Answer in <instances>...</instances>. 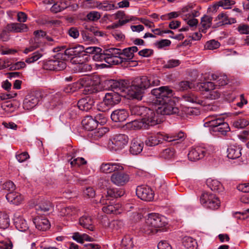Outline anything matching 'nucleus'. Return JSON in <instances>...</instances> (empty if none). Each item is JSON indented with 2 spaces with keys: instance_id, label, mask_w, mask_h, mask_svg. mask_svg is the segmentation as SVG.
<instances>
[{
  "instance_id": "obj_3",
  "label": "nucleus",
  "mask_w": 249,
  "mask_h": 249,
  "mask_svg": "<svg viewBox=\"0 0 249 249\" xmlns=\"http://www.w3.org/2000/svg\"><path fill=\"white\" fill-rule=\"evenodd\" d=\"M166 218L157 213H149L142 231L147 234L156 232L158 228L164 227L167 224Z\"/></svg>"
},
{
  "instance_id": "obj_8",
  "label": "nucleus",
  "mask_w": 249,
  "mask_h": 249,
  "mask_svg": "<svg viewBox=\"0 0 249 249\" xmlns=\"http://www.w3.org/2000/svg\"><path fill=\"white\" fill-rule=\"evenodd\" d=\"M200 201L204 207L213 210L218 209L220 205L219 198L215 195L210 193L202 194Z\"/></svg>"
},
{
  "instance_id": "obj_48",
  "label": "nucleus",
  "mask_w": 249,
  "mask_h": 249,
  "mask_svg": "<svg viewBox=\"0 0 249 249\" xmlns=\"http://www.w3.org/2000/svg\"><path fill=\"white\" fill-rule=\"evenodd\" d=\"M228 16L225 13H221L215 18V20H218L217 26H221L225 24H228Z\"/></svg>"
},
{
  "instance_id": "obj_40",
  "label": "nucleus",
  "mask_w": 249,
  "mask_h": 249,
  "mask_svg": "<svg viewBox=\"0 0 249 249\" xmlns=\"http://www.w3.org/2000/svg\"><path fill=\"white\" fill-rule=\"evenodd\" d=\"M127 126L132 129L136 130L141 128L145 129V124L141 118L140 120H135L127 124Z\"/></svg>"
},
{
  "instance_id": "obj_36",
  "label": "nucleus",
  "mask_w": 249,
  "mask_h": 249,
  "mask_svg": "<svg viewBox=\"0 0 249 249\" xmlns=\"http://www.w3.org/2000/svg\"><path fill=\"white\" fill-rule=\"evenodd\" d=\"M101 49L99 48V47H87L85 49H84V56H86V53H95V54L93 56V59L94 60H98V61H103V60H104V59H101L100 58H95V56L96 55H98V54H102L103 53H101Z\"/></svg>"
},
{
  "instance_id": "obj_57",
  "label": "nucleus",
  "mask_w": 249,
  "mask_h": 249,
  "mask_svg": "<svg viewBox=\"0 0 249 249\" xmlns=\"http://www.w3.org/2000/svg\"><path fill=\"white\" fill-rule=\"evenodd\" d=\"M235 3V2L232 0H222L218 2L219 6L223 7L225 9L231 8V6Z\"/></svg>"
},
{
  "instance_id": "obj_39",
  "label": "nucleus",
  "mask_w": 249,
  "mask_h": 249,
  "mask_svg": "<svg viewBox=\"0 0 249 249\" xmlns=\"http://www.w3.org/2000/svg\"><path fill=\"white\" fill-rule=\"evenodd\" d=\"M82 88L81 84H80V81H78L76 82L73 83L71 84H70L66 86L63 91L66 93H71L78 89Z\"/></svg>"
},
{
  "instance_id": "obj_4",
  "label": "nucleus",
  "mask_w": 249,
  "mask_h": 249,
  "mask_svg": "<svg viewBox=\"0 0 249 249\" xmlns=\"http://www.w3.org/2000/svg\"><path fill=\"white\" fill-rule=\"evenodd\" d=\"M204 126L211 127L212 131L222 135H226L230 130L228 124L224 121L220 115H210L206 119Z\"/></svg>"
},
{
  "instance_id": "obj_60",
  "label": "nucleus",
  "mask_w": 249,
  "mask_h": 249,
  "mask_svg": "<svg viewBox=\"0 0 249 249\" xmlns=\"http://www.w3.org/2000/svg\"><path fill=\"white\" fill-rule=\"evenodd\" d=\"M171 42L168 39H161L159 41L156 43V45L159 49H162L164 47H167L170 45Z\"/></svg>"
},
{
  "instance_id": "obj_42",
  "label": "nucleus",
  "mask_w": 249,
  "mask_h": 249,
  "mask_svg": "<svg viewBox=\"0 0 249 249\" xmlns=\"http://www.w3.org/2000/svg\"><path fill=\"white\" fill-rule=\"evenodd\" d=\"M147 108V107H144L134 106L130 107V111L132 115L140 116L142 118Z\"/></svg>"
},
{
  "instance_id": "obj_30",
  "label": "nucleus",
  "mask_w": 249,
  "mask_h": 249,
  "mask_svg": "<svg viewBox=\"0 0 249 249\" xmlns=\"http://www.w3.org/2000/svg\"><path fill=\"white\" fill-rule=\"evenodd\" d=\"M241 148L239 146L232 145L227 149V157L229 159H235L241 156Z\"/></svg>"
},
{
  "instance_id": "obj_62",
  "label": "nucleus",
  "mask_w": 249,
  "mask_h": 249,
  "mask_svg": "<svg viewBox=\"0 0 249 249\" xmlns=\"http://www.w3.org/2000/svg\"><path fill=\"white\" fill-rule=\"evenodd\" d=\"M100 17L99 13L96 11L90 12L87 16L88 19L91 21H96L100 18Z\"/></svg>"
},
{
  "instance_id": "obj_22",
  "label": "nucleus",
  "mask_w": 249,
  "mask_h": 249,
  "mask_svg": "<svg viewBox=\"0 0 249 249\" xmlns=\"http://www.w3.org/2000/svg\"><path fill=\"white\" fill-rule=\"evenodd\" d=\"M209 78L211 80L215 81L216 86H225L229 81L227 75L223 73H211Z\"/></svg>"
},
{
  "instance_id": "obj_59",
  "label": "nucleus",
  "mask_w": 249,
  "mask_h": 249,
  "mask_svg": "<svg viewBox=\"0 0 249 249\" xmlns=\"http://www.w3.org/2000/svg\"><path fill=\"white\" fill-rule=\"evenodd\" d=\"M15 188L16 186L14 183L11 181H6L3 184V189L7 191L9 193L15 191Z\"/></svg>"
},
{
  "instance_id": "obj_51",
  "label": "nucleus",
  "mask_w": 249,
  "mask_h": 249,
  "mask_svg": "<svg viewBox=\"0 0 249 249\" xmlns=\"http://www.w3.org/2000/svg\"><path fill=\"white\" fill-rule=\"evenodd\" d=\"M175 154L174 150L170 148L163 150L160 153V156L165 159H170L173 157Z\"/></svg>"
},
{
  "instance_id": "obj_47",
  "label": "nucleus",
  "mask_w": 249,
  "mask_h": 249,
  "mask_svg": "<svg viewBox=\"0 0 249 249\" xmlns=\"http://www.w3.org/2000/svg\"><path fill=\"white\" fill-rule=\"evenodd\" d=\"M115 19H119V21H124L126 19L128 20V22L130 21L134 20L135 18L132 16H127L123 11H118L115 14Z\"/></svg>"
},
{
  "instance_id": "obj_27",
  "label": "nucleus",
  "mask_w": 249,
  "mask_h": 249,
  "mask_svg": "<svg viewBox=\"0 0 249 249\" xmlns=\"http://www.w3.org/2000/svg\"><path fill=\"white\" fill-rule=\"evenodd\" d=\"M143 143L140 140L135 138L132 141L130 147V152L133 155L140 154L142 150Z\"/></svg>"
},
{
  "instance_id": "obj_38",
  "label": "nucleus",
  "mask_w": 249,
  "mask_h": 249,
  "mask_svg": "<svg viewBox=\"0 0 249 249\" xmlns=\"http://www.w3.org/2000/svg\"><path fill=\"white\" fill-rule=\"evenodd\" d=\"M197 86L200 90L209 91L215 89L216 85L212 82H206L199 83Z\"/></svg>"
},
{
  "instance_id": "obj_21",
  "label": "nucleus",
  "mask_w": 249,
  "mask_h": 249,
  "mask_svg": "<svg viewBox=\"0 0 249 249\" xmlns=\"http://www.w3.org/2000/svg\"><path fill=\"white\" fill-rule=\"evenodd\" d=\"M65 55H67L70 59L74 56H84V47L81 45H78L74 47L67 49L65 51Z\"/></svg>"
},
{
  "instance_id": "obj_63",
  "label": "nucleus",
  "mask_w": 249,
  "mask_h": 249,
  "mask_svg": "<svg viewBox=\"0 0 249 249\" xmlns=\"http://www.w3.org/2000/svg\"><path fill=\"white\" fill-rule=\"evenodd\" d=\"M35 38L34 40L37 44L39 42V39L40 37L45 38L46 34L45 32L42 30H37L34 32Z\"/></svg>"
},
{
  "instance_id": "obj_45",
  "label": "nucleus",
  "mask_w": 249,
  "mask_h": 249,
  "mask_svg": "<svg viewBox=\"0 0 249 249\" xmlns=\"http://www.w3.org/2000/svg\"><path fill=\"white\" fill-rule=\"evenodd\" d=\"M9 218L8 215L2 212H0V228L6 229L9 225Z\"/></svg>"
},
{
  "instance_id": "obj_7",
  "label": "nucleus",
  "mask_w": 249,
  "mask_h": 249,
  "mask_svg": "<svg viewBox=\"0 0 249 249\" xmlns=\"http://www.w3.org/2000/svg\"><path fill=\"white\" fill-rule=\"evenodd\" d=\"M156 112L147 108L142 116V120L145 124V129H148L150 126H154L162 121L161 116Z\"/></svg>"
},
{
  "instance_id": "obj_23",
  "label": "nucleus",
  "mask_w": 249,
  "mask_h": 249,
  "mask_svg": "<svg viewBox=\"0 0 249 249\" xmlns=\"http://www.w3.org/2000/svg\"><path fill=\"white\" fill-rule=\"evenodd\" d=\"M33 222L36 228L39 231H46L50 228L51 226L49 220L44 217H36Z\"/></svg>"
},
{
  "instance_id": "obj_16",
  "label": "nucleus",
  "mask_w": 249,
  "mask_h": 249,
  "mask_svg": "<svg viewBox=\"0 0 249 249\" xmlns=\"http://www.w3.org/2000/svg\"><path fill=\"white\" fill-rule=\"evenodd\" d=\"M102 172L110 173L113 172L121 171L124 170L123 165L118 163H103L100 167Z\"/></svg>"
},
{
  "instance_id": "obj_5",
  "label": "nucleus",
  "mask_w": 249,
  "mask_h": 249,
  "mask_svg": "<svg viewBox=\"0 0 249 249\" xmlns=\"http://www.w3.org/2000/svg\"><path fill=\"white\" fill-rule=\"evenodd\" d=\"M151 94L155 97L156 104H163L165 102L174 100L172 98L174 95L173 91L167 86L154 89L152 90Z\"/></svg>"
},
{
  "instance_id": "obj_26",
  "label": "nucleus",
  "mask_w": 249,
  "mask_h": 249,
  "mask_svg": "<svg viewBox=\"0 0 249 249\" xmlns=\"http://www.w3.org/2000/svg\"><path fill=\"white\" fill-rule=\"evenodd\" d=\"M6 198L8 202L17 205L19 204L23 199L21 194L14 191L8 193L6 195Z\"/></svg>"
},
{
  "instance_id": "obj_10",
  "label": "nucleus",
  "mask_w": 249,
  "mask_h": 249,
  "mask_svg": "<svg viewBox=\"0 0 249 249\" xmlns=\"http://www.w3.org/2000/svg\"><path fill=\"white\" fill-rule=\"evenodd\" d=\"M213 152V149L211 147H204L197 146L192 148L189 151L188 157L189 160L191 161H196L204 156L210 155Z\"/></svg>"
},
{
  "instance_id": "obj_53",
  "label": "nucleus",
  "mask_w": 249,
  "mask_h": 249,
  "mask_svg": "<svg viewBox=\"0 0 249 249\" xmlns=\"http://www.w3.org/2000/svg\"><path fill=\"white\" fill-rule=\"evenodd\" d=\"M249 122L245 119H239L233 123V126L237 128H243L248 125Z\"/></svg>"
},
{
  "instance_id": "obj_55",
  "label": "nucleus",
  "mask_w": 249,
  "mask_h": 249,
  "mask_svg": "<svg viewBox=\"0 0 249 249\" xmlns=\"http://www.w3.org/2000/svg\"><path fill=\"white\" fill-rule=\"evenodd\" d=\"M122 245L127 249H132L134 246L132 238L129 236H126L122 240Z\"/></svg>"
},
{
  "instance_id": "obj_25",
  "label": "nucleus",
  "mask_w": 249,
  "mask_h": 249,
  "mask_svg": "<svg viewBox=\"0 0 249 249\" xmlns=\"http://www.w3.org/2000/svg\"><path fill=\"white\" fill-rule=\"evenodd\" d=\"M83 126L86 130L92 131L96 129L98 126L94 118L91 116H86L82 121Z\"/></svg>"
},
{
  "instance_id": "obj_19",
  "label": "nucleus",
  "mask_w": 249,
  "mask_h": 249,
  "mask_svg": "<svg viewBox=\"0 0 249 249\" xmlns=\"http://www.w3.org/2000/svg\"><path fill=\"white\" fill-rule=\"evenodd\" d=\"M165 141L164 133L159 132L148 136L145 141V144L148 146H154Z\"/></svg>"
},
{
  "instance_id": "obj_61",
  "label": "nucleus",
  "mask_w": 249,
  "mask_h": 249,
  "mask_svg": "<svg viewBox=\"0 0 249 249\" xmlns=\"http://www.w3.org/2000/svg\"><path fill=\"white\" fill-rule=\"evenodd\" d=\"M12 248L13 244L10 240H5L0 241V249H12Z\"/></svg>"
},
{
  "instance_id": "obj_37",
  "label": "nucleus",
  "mask_w": 249,
  "mask_h": 249,
  "mask_svg": "<svg viewBox=\"0 0 249 249\" xmlns=\"http://www.w3.org/2000/svg\"><path fill=\"white\" fill-rule=\"evenodd\" d=\"M78 210L74 206H71L63 208L61 210V214L63 216H71L78 214Z\"/></svg>"
},
{
  "instance_id": "obj_43",
  "label": "nucleus",
  "mask_w": 249,
  "mask_h": 249,
  "mask_svg": "<svg viewBox=\"0 0 249 249\" xmlns=\"http://www.w3.org/2000/svg\"><path fill=\"white\" fill-rule=\"evenodd\" d=\"M42 50L36 51L26 59L25 62L28 64L34 63L42 56Z\"/></svg>"
},
{
  "instance_id": "obj_14",
  "label": "nucleus",
  "mask_w": 249,
  "mask_h": 249,
  "mask_svg": "<svg viewBox=\"0 0 249 249\" xmlns=\"http://www.w3.org/2000/svg\"><path fill=\"white\" fill-rule=\"evenodd\" d=\"M100 203L106 205L102 208L103 211L105 213L117 214L121 213V205L119 203H115L114 202L110 201L107 203L104 197L100 199Z\"/></svg>"
},
{
  "instance_id": "obj_35",
  "label": "nucleus",
  "mask_w": 249,
  "mask_h": 249,
  "mask_svg": "<svg viewBox=\"0 0 249 249\" xmlns=\"http://www.w3.org/2000/svg\"><path fill=\"white\" fill-rule=\"evenodd\" d=\"M15 225L19 231L24 232L29 229L26 220L22 217H18L15 220Z\"/></svg>"
},
{
  "instance_id": "obj_64",
  "label": "nucleus",
  "mask_w": 249,
  "mask_h": 249,
  "mask_svg": "<svg viewBox=\"0 0 249 249\" xmlns=\"http://www.w3.org/2000/svg\"><path fill=\"white\" fill-rule=\"evenodd\" d=\"M240 34H249V25L247 24H240L237 28Z\"/></svg>"
},
{
  "instance_id": "obj_31",
  "label": "nucleus",
  "mask_w": 249,
  "mask_h": 249,
  "mask_svg": "<svg viewBox=\"0 0 249 249\" xmlns=\"http://www.w3.org/2000/svg\"><path fill=\"white\" fill-rule=\"evenodd\" d=\"M213 18L208 15H204L201 18L200 30L204 33L209 29L212 24Z\"/></svg>"
},
{
  "instance_id": "obj_9",
  "label": "nucleus",
  "mask_w": 249,
  "mask_h": 249,
  "mask_svg": "<svg viewBox=\"0 0 249 249\" xmlns=\"http://www.w3.org/2000/svg\"><path fill=\"white\" fill-rule=\"evenodd\" d=\"M128 137L124 134H117L114 136L108 143V148L111 151H116L124 148L128 143Z\"/></svg>"
},
{
  "instance_id": "obj_29",
  "label": "nucleus",
  "mask_w": 249,
  "mask_h": 249,
  "mask_svg": "<svg viewBox=\"0 0 249 249\" xmlns=\"http://www.w3.org/2000/svg\"><path fill=\"white\" fill-rule=\"evenodd\" d=\"M79 224L83 228L90 231H93L94 228L93 225V221L90 216L85 214L79 219Z\"/></svg>"
},
{
  "instance_id": "obj_1",
  "label": "nucleus",
  "mask_w": 249,
  "mask_h": 249,
  "mask_svg": "<svg viewBox=\"0 0 249 249\" xmlns=\"http://www.w3.org/2000/svg\"><path fill=\"white\" fill-rule=\"evenodd\" d=\"M160 82L157 77H148L145 76L137 77L131 83L124 80H111L108 81V85L112 91L106 94L103 101L101 103V107H106L103 108L102 111H105L119 104L121 100V96L141 100L144 89L151 86H158Z\"/></svg>"
},
{
  "instance_id": "obj_56",
  "label": "nucleus",
  "mask_w": 249,
  "mask_h": 249,
  "mask_svg": "<svg viewBox=\"0 0 249 249\" xmlns=\"http://www.w3.org/2000/svg\"><path fill=\"white\" fill-rule=\"evenodd\" d=\"M194 87V84L189 81H182L178 84V89L180 90H184Z\"/></svg>"
},
{
  "instance_id": "obj_28",
  "label": "nucleus",
  "mask_w": 249,
  "mask_h": 249,
  "mask_svg": "<svg viewBox=\"0 0 249 249\" xmlns=\"http://www.w3.org/2000/svg\"><path fill=\"white\" fill-rule=\"evenodd\" d=\"M93 104V100L87 97L80 99L77 103V106L79 109L88 111L92 108Z\"/></svg>"
},
{
  "instance_id": "obj_20",
  "label": "nucleus",
  "mask_w": 249,
  "mask_h": 249,
  "mask_svg": "<svg viewBox=\"0 0 249 249\" xmlns=\"http://www.w3.org/2000/svg\"><path fill=\"white\" fill-rule=\"evenodd\" d=\"M6 29L9 32L22 33L28 30L27 25L21 23H10L6 26Z\"/></svg>"
},
{
  "instance_id": "obj_12",
  "label": "nucleus",
  "mask_w": 249,
  "mask_h": 249,
  "mask_svg": "<svg viewBox=\"0 0 249 249\" xmlns=\"http://www.w3.org/2000/svg\"><path fill=\"white\" fill-rule=\"evenodd\" d=\"M84 56H74L70 59L71 63L75 65L73 69L76 72H86L90 71L92 69L90 65L85 62L86 58H84Z\"/></svg>"
},
{
  "instance_id": "obj_11",
  "label": "nucleus",
  "mask_w": 249,
  "mask_h": 249,
  "mask_svg": "<svg viewBox=\"0 0 249 249\" xmlns=\"http://www.w3.org/2000/svg\"><path fill=\"white\" fill-rule=\"evenodd\" d=\"M160 106L157 108V113L162 115H170L176 114L178 112V109L176 106L174 100L165 102L163 104H157Z\"/></svg>"
},
{
  "instance_id": "obj_49",
  "label": "nucleus",
  "mask_w": 249,
  "mask_h": 249,
  "mask_svg": "<svg viewBox=\"0 0 249 249\" xmlns=\"http://www.w3.org/2000/svg\"><path fill=\"white\" fill-rule=\"evenodd\" d=\"M97 7L99 9H101L104 11H109L112 9L118 8V7L115 6L114 4L107 1L100 3L98 5Z\"/></svg>"
},
{
  "instance_id": "obj_44",
  "label": "nucleus",
  "mask_w": 249,
  "mask_h": 249,
  "mask_svg": "<svg viewBox=\"0 0 249 249\" xmlns=\"http://www.w3.org/2000/svg\"><path fill=\"white\" fill-rule=\"evenodd\" d=\"M124 192L122 189L117 188H109L107 191V195L111 197H118L123 196Z\"/></svg>"
},
{
  "instance_id": "obj_6",
  "label": "nucleus",
  "mask_w": 249,
  "mask_h": 249,
  "mask_svg": "<svg viewBox=\"0 0 249 249\" xmlns=\"http://www.w3.org/2000/svg\"><path fill=\"white\" fill-rule=\"evenodd\" d=\"M81 88H84L85 90L89 93L97 91L101 83V79L97 75L86 76L79 79Z\"/></svg>"
},
{
  "instance_id": "obj_58",
  "label": "nucleus",
  "mask_w": 249,
  "mask_h": 249,
  "mask_svg": "<svg viewBox=\"0 0 249 249\" xmlns=\"http://www.w3.org/2000/svg\"><path fill=\"white\" fill-rule=\"evenodd\" d=\"M66 67V64L62 60L54 59V71H62Z\"/></svg>"
},
{
  "instance_id": "obj_41",
  "label": "nucleus",
  "mask_w": 249,
  "mask_h": 249,
  "mask_svg": "<svg viewBox=\"0 0 249 249\" xmlns=\"http://www.w3.org/2000/svg\"><path fill=\"white\" fill-rule=\"evenodd\" d=\"M182 244L188 249H194L196 245V242L191 237L185 236L183 239Z\"/></svg>"
},
{
  "instance_id": "obj_54",
  "label": "nucleus",
  "mask_w": 249,
  "mask_h": 249,
  "mask_svg": "<svg viewBox=\"0 0 249 249\" xmlns=\"http://www.w3.org/2000/svg\"><path fill=\"white\" fill-rule=\"evenodd\" d=\"M70 163L72 166H78L86 164V160L83 158H72L70 160Z\"/></svg>"
},
{
  "instance_id": "obj_17",
  "label": "nucleus",
  "mask_w": 249,
  "mask_h": 249,
  "mask_svg": "<svg viewBox=\"0 0 249 249\" xmlns=\"http://www.w3.org/2000/svg\"><path fill=\"white\" fill-rule=\"evenodd\" d=\"M110 179L113 184L123 186L129 181V177L124 173H114L111 175Z\"/></svg>"
},
{
  "instance_id": "obj_50",
  "label": "nucleus",
  "mask_w": 249,
  "mask_h": 249,
  "mask_svg": "<svg viewBox=\"0 0 249 249\" xmlns=\"http://www.w3.org/2000/svg\"><path fill=\"white\" fill-rule=\"evenodd\" d=\"M102 112L97 114L93 118L95 122L97 123V125L99 124L101 125H103L107 122V118L105 114L103 112L104 111L102 110Z\"/></svg>"
},
{
  "instance_id": "obj_52",
  "label": "nucleus",
  "mask_w": 249,
  "mask_h": 249,
  "mask_svg": "<svg viewBox=\"0 0 249 249\" xmlns=\"http://www.w3.org/2000/svg\"><path fill=\"white\" fill-rule=\"evenodd\" d=\"M220 46V43L214 39L207 42L205 45V48L208 50H214L217 49Z\"/></svg>"
},
{
  "instance_id": "obj_24",
  "label": "nucleus",
  "mask_w": 249,
  "mask_h": 249,
  "mask_svg": "<svg viewBox=\"0 0 249 249\" xmlns=\"http://www.w3.org/2000/svg\"><path fill=\"white\" fill-rule=\"evenodd\" d=\"M165 141L169 142H176V143L182 142L184 140L186 136L182 131L178 133L165 134Z\"/></svg>"
},
{
  "instance_id": "obj_15",
  "label": "nucleus",
  "mask_w": 249,
  "mask_h": 249,
  "mask_svg": "<svg viewBox=\"0 0 249 249\" xmlns=\"http://www.w3.org/2000/svg\"><path fill=\"white\" fill-rule=\"evenodd\" d=\"M38 94L37 93H33L26 96L23 103V107L25 109L30 110L38 104L39 101Z\"/></svg>"
},
{
  "instance_id": "obj_46",
  "label": "nucleus",
  "mask_w": 249,
  "mask_h": 249,
  "mask_svg": "<svg viewBox=\"0 0 249 249\" xmlns=\"http://www.w3.org/2000/svg\"><path fill=\"white\" fill-rule=\"evenodd\" d=\"M51 208V204L48 201H44L39 203L36 206V210H40L43 212H47L49 211Z\"/></svg>"
},
{
  "instance_id": "obj_2",
  "label": "nucleus",
  "mask_w": 249,
  "mask_h": 249,
  "mask_svg": "<svg viewBox=\"0 0 249 249\" xmlns=\"http://www.w3.org/2000/svg\"><path fill=\"white\" fill-rule=\"evenodd\" d=\"M138 50L136 46H132L121 50L111 47L104 51L101 54L95 56V59H104L109 65H118L124 62L131 60L134 57V53Z\"/></svg>"
},
{
  "instance_id": "obj_13",
  "label": "nucleus",
  "mask_w": 249,
  "mask_h": 249,
  "mask_svg": "<svg viewBox=\"0 0 249 249\" xmlns=\"http://www.w3.org/2000/svg\"><path fill=\"white\" fill-rule=\"evenodd\" d=\"M136 193L139 198L144 201H150L154 198V193L151 188L147 186H138Z\"/></svg>"
},
{
  "instance_id": "obj_32",
  "label": "nucleus",
  "mask_w": 249,
  "mask_h": 249,
  "mask_svg": "<svg viewBox=\"0 0 249 249\" xmlns=\"http://www.w3.org/2000/svg\"><path fill=\"white\" fill-rule=\"evenodd\" d=\"M207 185L213 191H222L223 188L221 182L217 179L209 178L207 180Z\"/></svg>"
},
{
  "instance_id": "obj_33",
  "label": "nucleus",
  "mask_w": 249,
  "mask_h": 249,
  "mask_svg": "<svg viewBox=\"0 0 249 249\" xmlns=\"http://www.w3.org/2000/svg\"><path fill=\"white\" fill-rule=\"evenodd\" d=\"M183 99L188 102L200 104L201 100L197 93L195 92L188 93L183 96Z\"/></svg>"
},
{
  "instance_id": "obj_18",
  "label": "nucleus",
  "mask_w": 249,
  "mask_h": 249,
  "mask_svg": "<svg viewBox=\"0 0 249 249\" xmlns=\"http://www.w3.org/2000/svg\"><path fill=\"white\" fill-rule=\"evenodd\" d=\"M110 117L114 122H123L128 117V112L125 109H118L112 112Z\"/></svg>"
},
{
  "instance_id": "obj_34",
  "label": "nucleus",
  "mask_w": 249,
  "mask_h": 249,
  "mask_svg": "<svg viewBox=\"0 0 249 249\" xmlns=\"http://www.w3.org/2000/svg\"><path fill=\"white\" fill-rule=\"evenodd\" d=\"M69 3L67 0H62L61 1L55 3L51 8L52 12L56 13L68 8Z\"/></svg>"
}]
</instances>
